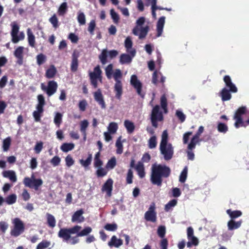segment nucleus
Listing matches in <instances>:
<instances>
[{"label": "nucleus", "mask_w": 249, "mask_h": 249, "mask_svg": "<svg viewBox=\"0 0 249 249\" xmlns=\"http://www.w3.org/2000/svg\"><path fill=\"white\" fill-rule=\"evenodd\" d=\"M171 173L169 167L163 164L155 163L151 167L150 181L153 185L161 186L163 178H168Z\"/></svg>", "instance_id": "nucleus-1"}, {"label": "nucleus", "mask_w": 249, "mask_h": 249, "mask_svg": "<svg viewBox=\"0 0 249 249\" xmlns=\"http://www.w3.org/2000/svg\"><path fill=\"white\" fill-rule=\"evenodd\" d=\"M168 134L167 130H164L161 135V140L160 145V153L163 156L165 160H170L174 155V148L171 143H168Z\"/></svg>", "instance_id": "nucleus-2"}, {"label": "nucleus", "mask_w": 249, "mask_h": 249, "mask_svg": "<svg viewBox=\"0 0 249 249\" xmlns=\"http://www.w3.org/2000/svg\"><path fill=\"white\" fill-rule=\"evenodd\" d=\"M145 22V18L143 17L139 18L136 21V25L133 29L132 33L136 36H139V39H143L146 37L149 31V26H146L144 27L142 26Z\"/></svg>", "instance_id": "nucleus-3"}, {"label": "nucleus", "mask_w": 249, "mask_h": 249, "mask_svg": "<svg viewBox=\"0 0 249 249\" xmlns=\"http://www.w3.org/2000/svg\"><path fill=\"white\" fill-rule=\"evenodd\" d=\"M81 228V226L79 225H75L70 228H61L58 233V236L63 241H68L71 239V234H75Z\"/></svg>", "instance_id": "nucleus-4"}, {"label": "nucleus", "mask_w": 249, "mask_h": 249, "mask_svg": "<svg viewBox=\"0 0 249 249\" xmlns=\"http://www.w3.org/2000/svg\"><path fill=\"white\" fill-rule=\"evenodd\" d=\"M122 77V73L120 70L116 69L113 73V78L116 82L114 85V91L115 97L118 99H120L123 93V85L120 80Z\"/></svg>", "instance_id": "nucleus-5"}, {"label": "nucleus", "mask_w": 249, "mask_h": 249, "mask_svg": "<svg viewBox=\"0 0 249 249\" xmlns=\"http://www.w3.org/2000/svg\"><path fill=\"white\" fill-rule=\"evenodd\" d=\"M23 183L26 187L34 189L35 190H38L39 187L43 184V180L41 178H36L34 173L31 178L25 177L23 179Z\"/></svg>", "instance_id": "nucleus-6"}, {"label": "nucleus", "mask_w": 249, "mask_h": 249, "mask_svg": "<svg viewBox=\"0 0 249 249\" xmlns=\"http://www.w3.org/2000/svg\"><path fill=\"white\" fill-rule=\"evenodd\" d=\"M163 119V115L162 111L160 110V106L156 105L153 107L150 115V120L152 126L155 128H157L158 122L162 121Z\"/></svg>", "instance_id": "nucleus-7"}, {"label": "nucleus", "mask_w": 249, "mask_h": 249, "mask_svg": "<svg viewBox=\"0 0 249 249\" xmlns=\"http://www.w3.org/2000/svg\"><path fill=\"white\" fill-rule=\"evenodd\" d=\"M13 228L11 229L10 234L14 237H18L25 230V226L23 221L19 218H15L12 220Z\"/></svg>", "instance_id": "nucleus-8"}, {"label": "nucleus", "mask_w": 249, "mask_h": 249, "mask_svg": "<svg viewBox=\"0 0 249 249\" xmlns=\"http://www.w3.org/2000/svg\"><path fill=\"white\" fill-rule=\"evenodd\" d=\"M247 108L245 106L239 107L235 111L233 116V119L235 120L234 126L238 128L240 126H245V124L242 118V115L246 114Z\"/></svg>", "instance_id": "nucleus-9"}, {"label": "nucleus", "mask_w": 249, "mask_h": 249, "mask_svg": "<svg viewBox=\"0 0 249 249\" xmlns=\"http://www.w3.org/2000/svg\"><path fill=\"white\" fill-rule=\"evenodd\" d=\"M144 218L147 221L156 222L157 221V212H156V206L154 202H152L150 205L148 210L144 213Z\"/></svg>", "instance_id": "nucleus-10"}, {"label": "nucleus", "mask_w": 249, "mask_h": 249, "mask_svg": "<svg viewBox=\"0 0 249 249\" xmlns=\"http://www.w3.org/2000/svg\"><path fill=\"white\" fill-rule=\"evenodd\" d=\"M41 88L43 90L46 91L49 96H51L56 91L57 84L53 80L50 81L48 83L47 87H46L44 84L42 83Z\"/></svg>", "instance_id": "nucleus-11"}, {"label": "nucleus", "mask_w": 249, "mask_h": 249, "mask_svg": "<svg viewBox=\"0 0 249 249\" xmlns=\"http://www.w3.org/2000/svg\"><path fill=\"white\" fill-rule=\"evenodd\" d=\"M92 231V229L90 227H86L83 230L81 231H79L76 232V235L75 236L71 237V244L72 245L76 244L79 242L78 237H82L88 235Z\"/></svg>", "instance_id": "nucleus-12"}, {"label": "nucleus", "mask_w": 249, "mask_h": 249, "mask_svg": "<svg viewBox=\"0 0 249 249\" xmlns=\"http://www.w3.org/2000/svg\"><path fill=\"white\" fill-rule=\"evenodd\" d=\"M130 84L136 89L137 93L143 98L144 94L142 93V84L136 75L133 74L131 76Z\"/></svg>", "instance_id": "nucleus-13"}, {"label": "nucleus", "mask_w": 249, "mask_h": 249, "mask_svg": "<svg viewBox=\"0 0 249 249\" xmlns=\"http://www.w3.org/2000/svg\"><path fill=\"white\" fill-rule=\"evenodd\" d=\"M11 26L12 27V30L11 32L12 41L14 43H17L18 42V39L17 35L19 32V26L15 21L11 23Z\"/></svg>", "instance_id": "nucleus-14"}, {"label": "nucleus", "mask_w": 249, "mask_h": 249, "mask_svg": "<svg viewBox=\"0 0 249 249\" xmlns=\"http://www.w3.org/2000/svg\"><path fill=\"white\" fill-rule=\"evenodd\" d=\"M93 95L95 100L101 106V107L102 109H105L106 107V105L101 89H98L96 91L94 92Z\"/></svg>", "instance_id": "nucleus-15"}, {"label": "nucleus", "mask_w": 249, "mask_h": 249, "mask_svg": "<svg viewBox=\"0 0 249 249\" xmlns=\"http://www.w3.org/2000/svg\"><path fill=\"white\" fill-rule=\"evenodd\" d=\"M23 50L22 46L18 47L14 51V55L17 58V64L21 65L23 62Z\"/></svg>", "instance_id": "nucleus-16"}, {"label": "nucleus", "mask_w": 249, "mask_h": 249, "mask_svg": "<svg viewBox=\"0 0 249 249\" xmlns=\"http://www.w3.org/2000/svg\"><path fill=\"white\" fill-rule=\"evenodd\" d=\"M113 181L112 178H109L105 182L102 188L103 192H106L108 196H111V192L113 188Z\"/></svg>", "instance_id": "nucleus-17"}, {"label": "nucleus", "mask_w": 249, "mask_h": 249, "mask_svg": "<svg viewBox=\"0 0 249 249\" xmlns=\"http://www.w3.org/2000/svg\"><path fill=\"white\" fill-rule=\"evenodd\" d=\"M133 42L131 38L127 36L124 41V47L126 48L127 53L130 54L132 56H135L136 54V50L132 48Z\"/></svg>", "instance_id": "nucleus-18"}, {"label": "nucleus", "mask_w": 249, "mask_h": 249, "mask_svg": "<svg viewBox=\"0 0 249 249\" xmlns=\"http://www.w3.org/2000/svg\"><path fill=\"white\" fill-rule=\"evenodd\" d=\"M84 212L82 209L76 211L72 215L71 221L72 222L82 223L84 221L85 218L83 216Z\"/></svg>", "instance_id": "nucleus-19"}, {"label": "nucleus", "mask_w": 249, "mask_h": 249, "mask_svg": "<svg viewBox=\"0 0 249 249\" xmlns=\"http://www.w3.org/2000/svg\"><path fill=\"white\" fill-rule=\"evenodd\" d=\"M223 81L226 86L229 88V90L232 93H236L238 89L236 86L232 82L231 79L229 75H225L223 78Z\"/></svg>", "instance_id": "nucleus-20"}, {"label": "nucleus", "mask_w": 249, "mask_h": 249, "mask_svg": "<svg viewBox=\"0 0 249 249\" xmlns=\"http://www.w3.org/2000/svg\"><path fill=\"white\" fill-rule=\"evenodd\" d=\"M165 17L164 16L161 17L159 18L157 23V37H160L161 36L163 27L165 24Z\"/></svg>", "instance_id": "nucleus-21"}, {"label": "nucleus", "mask_w": 249, "mask_h": 249, "mask_svg": "<svg viewBox=\"0 0 249 249\" xmlns=\"http://www.w3.org/2000/svg\"><path fill=\"white\" fill-rule=\"evenodd\" d=\"M89 78L99 79V80L102 82V71L99 65L94 68L93 71L89 73Z\"/></svg>", "instance_id": "nucleus-22"}, {"label": "nucleus", "mask_w": 249, "mask_h": 249, "mask_svg": "<svg viewBox=\"0 0 249 249\" xmlns=\"http://www.w3.org/2000/svg\"><path fill=\"white\" fill-rule=\"evenodd\" d=\"M4 178H9L12 182H16L17 181V178L15 171L13 170L4 171L2 173Z\"/></svg>", "instance_id": "nucleus-23"}, {"label": "nucleus", "mask_w": 249, "mask_h": 249, "mask_svg": "<svg viewBox=\"0 0 249 249\" xmlns=\"http://www.w3.org/2000/svg\"><path fill=\"white\" fill-rule=\"evenodd\" d=\"M123 244V241L121 239H118L115 235L111 237L110 240L108 243V245L110 247H114L119 248Z\"/></svg>", "instance_id": "nucleus-24"}, {"label": "nucleus", "mask_w": 249, "mask_h": 249, "mask_svg": "<svg viewBox=\"0 0 249 249\" xmlns=\"http://www.w3.org/2000/svg\"><path fill=\"white\" fill-rule=\"evenodd\" d=\"M78 54L76 53L75 52L72 53V61L71 65V69L72 71L75 72L77 70L78 66Z\"/></svg>", "instance_id": "nucleus-25"}, {"label": "nucleus", "mask_w": 249, "mask_h": 249, "mask_svg": "<svg viewBox=\"0 0 249 249\" xmlns=\"http://www.w3.org/2000/svg\"><path fill=\"white\" fill-rule=\"evenodd\" d=\"M242 223V221L241 220L235 221L234 220L231 219L228 221L227 224L228 230L230 231H232L237 229L241 226Z\"/></svg>", "instance_id": "nucleus-26"}, {"label": "nucleus", "mask_w": 249, "mask_h": 249, "mask_svg": "<svg viewBox=\"0 0 249 249\" xmlns=\"http://www.w3.org/2000/svg\"><path fill=\"white\" fill-rule=\"evenodd\" d=\"M231 91L226 88H224L220 91V95L223 101H229L231 98Z\"/></svg>", "instance_id": "nucleus-27"}, {"label": "nucleus", "mask_w": 249, "mask_h": 249, "mask_svg": "<svg viewBox=\"0 0 249 249\" xmlns=\"http://www.w3.org/2000/svg\"><path fill=\"white\" fill-rule=\"evenodd\" d=\"M134 57L130 54L123 53L120 56V63L121 64H129L131 62L132 58Z\"/></svg>", "instance_id": "nucleus-28"}, {"label": "nucleus", "mask_w": 249, "mask_h": 249, "mask_svg": "<svg viewBox=\"0 0 249 249\" xmlns=\"http://www.w3.org/2000/svg\"><path fill=\"white\" fill-rule=\"evenodd\" d=\"M135 169L136 170L138 175L141 178H143L145 176V173L144 171V167L142 162L139 161L135 166Z\"/></svg>", "instance_id": "nucleus-29"}, {"label": "nucleus", "mask_w": 249, "mask_h": 249, "mask_svg": "<svg viewBox=\"0 0 249 249\" xmlns=\"http://www.w3.org/2000/svg\"><path fill=\"white\" fill-rule=\"evenodd\" d=\"M57 72L56 69L54 65H51L50 68L46 70L45 76L49 79L53 78L54 77Z\"/></svg>", "instance_id": "nucleus-30"}, {"label": "nucleus", "mask_w": 249, "mask_h": 249, "mask_svg": "<svg viewBox=\"0 0 249 249\" xmlns=\"http://www.w3.org/2000/svg\"><path fill=\"white\" fill-rule=\"evenodd\" d=\"M68 5L66 2H63L59 6L57 14L59 16H64L68 11Z\"/></svg>", "instance_id": "nucleus-31"}, {"label": "nucleus", "mask_w": 249, "mask_h": 249, "mask_svg": "<svg viewBox=\"0 0 249 249\" xmlns=\"http://www.w3.org/2000/svg\"><path fill=\"white\" fill-rule=\"evenodd\" d=\"M124 125L126 129L127 132L129 134L132 133L135 130V125L131 121L126 120L124 122Z\"/></svg>", "instance_id": "nucleus-32"}, {"label": "nucleus", "mask_w": 249, "mask_h": 249, "mask_svg": "<svg viewBox=\"0 0 249 249\" xmlns=\"http://www.w3.org/2000/svg\"><path fill=\"white\" fill-rule=\"evenodd\" d=\"M226 213L232 220L241 216L242 214V212L239 210L231 211V209H228L226 211Z\"/></svg>", "instance_id": "nucleus-33"}, {"label": "nucleus", "mask_w": 249, "mask_h": 249, "mask_svg": "<svg viewBox=\"0 0 249 249\" xmlns=\"http://www.w3.org/2000/svg\"><path fill=\"white\" fill-rule=\"evenodd\" d=\"M46 217L48 226L52 228H54L56 225V220L54 216L49 213H47Z\"/></svg>", "instance_id": "nucleus-34"}, {"label": "nucleus", "mask_w": 249, "mask_h": 249, "mask_svg": "<svg viewBox=\"0 0 249 249\" xmlns=\"http://www.w3.org/2000/svg\"><path fill=\"white\" fill-rule=\"evenodd\" d=\"M28 41L29 45L32 47H35V37L30 29L27 30Z\"/></svg>", "instance_id": "nucleus-35"}, {"label": "nucleus", "mask_w": 249, "mask_h": 249, "mask_svg": "<svg viewBox=\"0 0 249 249\" xmlns=\"http://www.w3.org/2000/svg\"><path fill=\"white\" fill-rule=\"evenodd\" d=\"M36 110L33 112V115L35 121L36 122H38L40 121V118L44 111V108H40L38 107H36Z\"/></svg>", "instance_id": "nucleus-36"}, {"label": "nucleus", "mask_w": 249, "mask_h": 249, "mask_svg": "<svg viewBox=\"0 0 249 249\" xmlns=\"http://www.w3.org/2000/svg\"><path fill=\"white\" fill-rule=\"evenodd\" d=\"M160 103L161 108L164 113L168 112L167 100L165 94H163L160 99Z\"/></svg>", "instance_id": "nucleus-37"}, {"label": "nucleus", "mask_w": 249, "mask_h": 249, "mask_svg": "<svg viewBox=\"0 0 249 249\" xmlns=\"http://www.w3.org/2000/svg\"><path fill=\"white\" fill-rule=\"evenodd\" d=\"M89 123L87 120H84L81 121L80 123V131L84 136V139L86 138V130L89 126Z\"/></svg>", "instance_id": "nucleus-38"}, {"label": "nucleus", "mask_w": 249, "mask_h": 249, "mask_svg": "<svg viewBox=\"0 0 249 249\" xmlns=\"http://www.w3.org/2000/svg\"><path fill=\"white\" fill-rule=\"evenodd\" d=\"M17 199V195L15 194H12L8 195L4 198V202L8 205H12L16 203Z\"/></svg>", "instance_id": "nucleus-39"}, {"label": "nucleus", "mask_w": 249, "mask_h": 249, "mask_svg": "<svg viewBox=\"0 0 249 249\" xmlns=\"http://www.w3.org/2000/svg\"><path fill=\"white\" fill-rule=\"evenodd\" d=\"M74 147V144L72 143H64L61 147V150L64 152H68L72 150Z\"/></svg>", "instance_id": "nucleus-40"}, {"label": "nucleus", "mask_w": 249, "mask_h": 249, "mask_svg": "<svg viewBox=\"0 0 249 249\" xmlns=\"http://www.w3.org/2000/svg\"><path fill=\"white\" fill-rule=\"evenodd\" d=\"M107 55L108 51L106 49H104L101 53L99 55V59L103 65H105L107 63Z\"/></svg>", "instance_id": "nucleus-41"}, {"label": "nucleus", "mask_w": 249, "mask_h": 249, "mask_svg": "<svg viewBox=\"0 0 249 249\" xmlns=\"http://www.w3.org/2000/svg\"><path fill=\"white\" fill-rule=\"evenodd\" d=\"M178 201L176 199H172L169 201L164 207V210L165 212H168L171 210L173 207H174L177 204Z\"/></svg>", "instance_id": "nucleus-42"}, {"label": "nucleus", "mask_w": 249, "mask_h": 249, "mask_svg": "<svg viewBox=\"0 0 249 249\" xmlns=\"http://www.w3.org/2000/svg\"><path fill=\"white\" fill-rule=\"evenodd\" d=\"M118 129V124L115 122L109 123L107 127L108 131L111 134H115Z\"/></svg>", "instance_id": "nucleus-43"}, {"label": "nucleus", "mask_w": 249, "mask_h": 249, "mask_svg": "<svg viewBox=\"0 0 249 249\" xmlns=\"http://www.w3.org/2000/svg\"><path fill=\"white\" fill-rule=\"evenodd\" d=\"M36 62L38 65L40 66L46 62L47 60L46 56L41 53L38 54L36 57Z\"/></svg>", "instance_id": "nucleus-44"}, {"label": "nucleus", "mask_w": 249, "mask_h": 249, "mask_svg": "<svg viewBox=\"0 0 249 249\" xmlns=\"http://www.w3.org/2000/svg\"><path fill=\"white\" fill-rule=\"evenodd\" d=\"M92 158L91 154H89L87 159L86 160H80L79 161L80 163L83 167H87L91 164Z\"/></svg>", "instance_id": "nucleus-45"}, {"label": "nucleus", "mask_w": 249, "mask_h": 249, "mask_svg": "<svg viewBox=\"0 0 249 249\" xmlns=\"http://www.w3.org/2000/svg\"><path fill=\"white\" fill-rule=\"evenodd\" d=\"M107 170L102 167L98 168L96 171V175L98 178H102L107 174Z\"/></svg>", "instance_id": "nucleus-46"}, {"label": "nucleus", "mask_w": 249, "mask_h": 249, "mask_svg": "<svg viewBox=\"0 0 249 249\" xmlns=\"http://www.w3.org/2000/svg\"><path fill=\"white\" fill-rule=\"evenodd\" d=\"M116 165V159L115 157H112L107 161L106 168L107 169H113Z\"/></svg>", "instance_id": "nucleus-47"}, {"label": "nucleus", "mask_w": 249, "mask_h": 249, "mask_svg": "<svg viewBox=\"0 0 249 249\" xmlns=\"http://www.w3.org/2000/svg\"><path fill=\"white\" fill-rule=\"evenodd\" d=\"M188 168L185 166L182 171L180 176L179 180L181 183H184L186 180L187 177Z\"/></svg>", "instance_id": "nucleus-48"}, {"label": "nucleus", "mask_w": 249, "mask_h": 249, "mask_svg": "<svg viewBox=\"0 0 249 249\" xmlns=\"http://www.w3.org/2000/svg\"><path fill=\"white\" fill-rule=\"evenodd\" d=\"M198 139H199L196 138V137L193 136L190 142L188 145V149L190 150H193L194 149H195L196 143L199 141Z\"/></svg>", "instance_id": "nucleus-49"}, {"label": "nucleus", "mask_w": 249, "mask_h": 249, "mask_svg": "<svg viewBox=\"0 0 249 249\" xmlns=\"http://www.w3.org/2000/svg\"><path fill=\"white\" fill-rule=\"evenodd\" d=\"M121 137L117 139L116 142V146L117 147L116 153L118 154H121L123 152V145L121 141Z\"/></svg>", "instance_id": "nucleus-50"}, {"label": "nucleus", "mask_w": 249, "mask_h": 249, "mask_svg": "<svg viewBox=\"0 0 249 249\" xmlns=\"http://www.w3.org/2000/svg\"><path fill=\"white\" fill-rule=\"evenodd\" d=\"M118 228V226L117 224L113 223H107L104 226V229L108 231H115L117 230Z\"/></svg>", "instance_id": "nucleus-51"}, {"label": "nucleus", "mask_w": 249, "mask_h": 249, "mask_svg": "<svg viewBox=\"0 0 249 249\" xmlns=\"http://www.w3.org/2000/svg\"><path fill=\"white\" fill-rule=\"evenodd\" d=\"M106 75L108 79H110L113 74V65L109 64L105 69Z\"/></svg>", "instance_id": "nucleus-52"}, {"label": "nucleus", "mask_w": 249, "mask_h": 249, "mask_svg": "<svg viewBox=\"0 0 249 249\" xmlns=\"http://www.w3.org/2000/svg\"><path fill=\"white\" fill-rule=\"evenodd\" d=\"M38 104L36 107L43 108L45 104V101L44 96L42 94L37 96Z\"/></svg>", "instance_id": "nucleus-53"}, {"label": "nucleus", "mask_w": 249, "mask_h": 249, "mask_svg": "<svg viewBox=\"0 0 249 249\" xmlns=\"http://www.w3.org/2000/svg\"><path fill=\"white\" fill-rule=\"evenodd\" d=\"M217 130L220 133H226L228 130V126L222 123H219L217 124Z\"/></svg>", "instance_id": "nucleus-54"}, {"label": "nucleus", "mask_w": 249, "mask_h": 249, "mask_svg": "<svg viewBox=\"0 0 249 249\" xmlns=\"http://www.w3.org/2000/svg\"><path fill=\"white\" fill-rule=\"evenodd\" d=\"M157 144V138L156 136H152L148 141V147L150 149L154 148Z\"/></svg>", "instance_id": "nucleus-55"}, {"label": "nucleus", "mask_w": 249, "mask_h": 249, "mask_svg": "<svg viewBox=\"0 0 249 249\" xmlns=\"http://www.w3.org/2000/svg\"><path fill=\"white\" fill-rule=\"evenodd\" d=\"M62 115L59 112H57L54 118V123L58 127L62 123Z\"/></svg>", "instance_id": "nucleus-56"}, {"label": "nucleus", "mask_w": 249, "mask_h": 249, "mask_svg": "<svg viewBox=\"0 0 249 249\" xmlns=\"http://www.w3.org/2000/svg\"><path fill=\"white\" fill-rule=\"evenodd\" d=\"M11 140L10 137H7L3 141V149L4 151H7L10 147Z\"/></svg>", "instance_id": "nucleus-57"}, {"label": "nucleus", "mask_w": 249, "mask_h": 249, "mask_svg": "<svg viewBox=\"0 0 249 249\" xmlns=\"http://www.w3.org/2000/svg\"><path fill=\"white\" fill-rule=\"evenodd\" d=\"M50 244V242L47 240H43L37 245L36 249H44L48 248Z\"/></svg>", "instance_id": "nucleus-58"}, {"label": "nucleus", "mask_w": 249, "mask_h": 249, "mask_svg": "<svg viewBox=\"0 0 249 249\" xmlns=\"http://www.w3.org/2000/svg\"><path fill=\"white\" fill-rule=\"evenodd\" d=\"M49 20L54 28H56L58 27V20L55 14L50 18Z\"/></svg>", "instance_id": "nucleus-59"}, {"label": "nucleus", "mask_w": 249, "mask_h": 249, "mask_svg": "<svg viewBox=\"0 0 249 249\" xmlns=\"http://www.w3.org/2000/svg\"><path fill=\"white\" fill-rule=\"evenodd\" d=\"M133 171L131 169H129L128 170L126 178V181L127 184H131L133 182Z\"/></svg>", "instance_id": "nucleus-60"}, {"label": "nucleus", "mask_w": 249, "mask_h": 249, "mask_svg": "<svg viewBox=\"0 0 249 249\" xmlns=\"http://www.w3.org/2000/svg\"><path fill=\"white\" fill-rule=\"evenodd\" d=\"M66 165L68 167L71 166L74 163V160L71 155H68L65 158Z\"/></svg>", "instance_id": "nucleus-61"}, {"label": "nucleus", "mask_w": 249, "mask_h": 249, "mask_svg": "<svg viewBox=\"0 0 249 249\" xmlns=\"http://www.w3.org/2000/svg\"><path fill=\"white\" fill-rule=\"evenodd\" d=\"M165 232L166 229L164 226H160L158 227L157 233L160 237L163 238L165 236Z\"/></svg>", "instance_id": "nucleus-62"}, {"label": "nucleus", "mask_w": 249, "mask_h": 249, "mask_svg": "<svg viewBox=\"0 0 249 249\" xmlns=\"http://www.w3.org/2000/svg\"><path fill=\"white\" fill-rule=\"evenodd\" d=\"M96 26L95 21L94 20H91L88 27V31L89 32L91 35H94V30Z\"/></svg>", "instance_id": "nucleus-63"}, {"label": "nucleus", "mask_w": 249, "mask_h": 249, "mask_svg": "<svg viewBox=\"0 0 249 249\" xmlns=\"http://www.w3.org/2000/svg\"><path fill=\"white\" fill-rule=\"evenodd\" d=\"M77 20L81 25H84L86 23L85 16L83 13L81 12L78 14Z\"/></svg>", "instance_id": "nucleus-64"}]
</instances>
